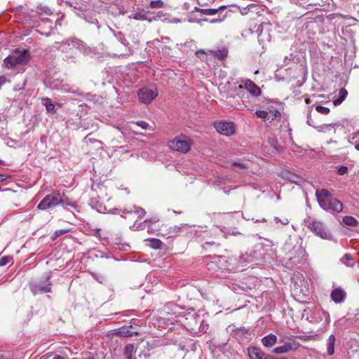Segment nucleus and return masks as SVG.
Segmentation results:
<instances>
[{
	"label": "nucleus",
	"instance_id": "412c9836",
	"mask_svg": "<svg viewBox=\"0 0 359 359\" xmlns=\"http://www.w3.org/2000/svg\"><path fill=\"white\" fill-rule=\"evenodd\" d=\"M225 8L224 6H219L217 8H205V9H200V12L202 14L206 15H216L219 10L224 9Z\"/></svg>",
	"mask_w": 359,
	"mask_h": 359
},
{
	"label": "nucleus",
	"instance_id": "f3484780",
	"mask_svg": "<svg viewBox=\"0 0 359 359\" xmlns=\"http://www.w3.org/2000/svg\"><path fill=\"white\" fill-rule=\"evenodd\" d=\"M148 12L145 11L143 9L138 10L137 11L131 13L128 18L130 19H134L135 20H147L148 19L147 17Z\"/></svg>",
	"mask_w": 359,
	"mask_h": 359
},
{
	"label": "nucleus",
	"instance_id": "de8ad7c7",
	"mask_svg": "<svg viewBox=\"0 0 359 359\" xmlns=\"http://www.w3.org/2000/svg\"><path fill=\"white\" fill-rule=\"evenodd\" d=\"M265 221H266V219H265L264 218H262V219H257V220L255 221V222H265Z\"/></svg>",
	"mask_w": 359,
	"mask_h": 359
},
{
	"label": "nucleus",
	"instance_id": "13d9d810",
	"mask_svg": "<svg viewBox=\"0 0 359 359\" xmlns=\"http://www.w3.org/2000/svg\"><path fill=\"white\" fill-rule=\"evenodd\" d=\"M358 135H359V132L358 133Z\"/></svg>",
	"mask_w": 359,
	"mask_h": 359
},
{
	"label": "nucleus",
	"instance_id": "a878e982",
	"mask_svg": "<svg viewBox=\"0 0 359 359\" xmlns=\"http://www.w3.org/2000/svg\"><path fill=\"white\" fill-rule=\"evenodd\" d=\"M343 222L344 224H346V225H348V226H355L357 225V220L351 217V216H346L343 218Z\"/></svg>",
	"mask_w": 359,
	"mask_h": 359
},
{
	"label": "nucleus",
	"instance_id": "7c9ffc66",
	"mask_svg": "<svg viewBox=\"0 0 359 359\" xmlns=\"http://www.w3.org/2000/svg\"><path fill=\"white\" fill-rule=\"evenodd\" d=\"M269 113H267L266 111H261V110H258L255 112V115L264 120V121H266V120H269L270 119V117L269 116Z\"/></svg>",
	"mask_w": 359,
	"mask_h": 359
},
{
	"label": "nucleus",
	"instance_id": "6ab92c4d",
	"mask_svg": "<svg viewBox=\"0 0 359 359\" xmlns=\"http://www.w3.org/2000/svg\"><path fill=\"white\" fill-rule=\"evenodd\" d=\"M348 95V91L344 88H341L339 91V96L333 100V104L335 106L341 104Z\"/></svg>",
	"mask_w": 359,
	"mask_h": 359
},
{
	"label": "nucleus",
	"instance_id": "dca6fc26",
	"mask_svg": "<svg viewBox=\"0 0 359 359\" xmlns=\"http://www.w3.org/2000/svg\"><path fill=\"white\" fill-rule=\"evenodd\" d=\"M262 344L266 348L273 346L277 342V337L273 334H269L262 339Z\"/></svg>",
	"mask_w": 359,
	"mask_h": 359
},
{
	"label": "nucleus",
	"instance_id": "864d4df0",
	"mask_svg": "<svg viewBox=\"0 0 359 359\" xmlns=\"http://www.w3.org/2000/svg\"><path fill=\"white\" fill-rule=\"evenodd\" d=\"M239 233L238 231H233L232 232V234L233 235H236V234H238Z\"/></svg>",
	"mask_w": 359,
	"mask_h": 359
},
{
	"label": "nucleus",
	"instance_id": "a211bd4d",
	"mask_svg": "<svg viewBox=\"0 0 359 359\" xmlns=\"http://www.w3.org/2000/svg\"><path fill=\"white\" fill-rule=\"evenodd\" d=\"M335 341V336L334 334H331L327 341V353L329 355H332L334 353Z\"/></svg>",
	"mask_w": 359,
	"mask_h": 359
},
{
	"label": "nucleus",
	"instance_id": "37998d69",
	"mask_svg": "<svg viewBox=\"0 0 359 359\" xmlns=\"http://www.w3.org/2000/svg\"><path fill=\"white\" fill-rule=\"evenodd\" d=\"M41 11L43 12L46 13V14L50 13V9L48 8H47V7H44V8H41Z\"/></svg>",
	"mask_w": 359,
	"mask_h": 359
},
{
	"label": "nucleus",
	"instance_id": "f8f14e48",
	"mask_svg": "<svg viewBox=\"0 0 359 359\" xmlns=\"http://www.w3.org/2000/svg\"><path fill=\"white\" fill-rule=\"evenodd\" d=\"M250 359H273V357L267 355L262 349L256 346H250L248 349Z\"/></svg>",
	"mask_w": 359,
	"mask_h": 359
},
{
	"label": "nucleus",
	"instance_id": "7ed1b4c3",
	"mask_svg": "<svg viewBox=\"0 0 359 359\" xmlns=\"http://www.w3.org/2000/svg\"><path fill=\"white\" fill-rule=\"evenodd\" d=\"M29 61L28 51L25 49H15L4 60V65L8 69L25 65Z\"/></svg>",
	"mask_w": 359,
	"mask_h": 359
},
{
	"label": "nucleus",
	"instance_id": "8fccbe9b",
	"mask_svg": "<svg viewBox=\"0 0 359 359\" xmlns=\"http://www.w3.org/2000/svg\"><path fill=\"white\" fill-rule=\"evenodd\" d=\"M151 222H157L158 221V218H156V217H155V218H154V219H153L152 220H151Z\"/></svg>",
	"mask_w": 359,
	"mask_h": 359
},
{
	"label": "nucleus",
	"instance_id": "bb28decb",
	"mask_svg": "<svg viewBox=\"0 0 359 359\" xmlns=\"http://www.w3.org/2000/svg\"><path fill=\"white\" fill-rule=\"evenodd\" d=\"M135 125L140 126L141 128L144 130H153V128L148 123L144 121H139L135 123Z\"/></svg>",
	"mask_w": 359,
	"mask_h": 359
},
{
	"label": "nucleus",
	"instance_id": "c03bdc74",
	"mask_svg": "<svg viewBox=\"0 0 359 359\" xmlns=\"http://www.w3.org/2000/svg\"><path fill=\"white\" fill-rule=\"evenodd\" d=\"M52 359H65V358L61 355H55Z\"/></svg>",
	"mask_w": 359,
	"mask_h": 359
},
{
	"label": "nucleus",
	"instance_id": "a19ab883",
	"mask_svg": "<svg viewBox=\"0 0 359 359\" xmlns=\"http://www.w3.org/2000/svg\"><path fill=\"white\" fill-rule=\"evenodd\" d=\"M201 53L203 55H206V53L204 51V50L203 49H200V50H196L195 52V54L196 55L198 56V55Z\"/></svg>",
	"mask_w": 359,
	"mask_h": 359
},
{
	"label": "nucleus",
	"instance_id": "4be33fe9",
	"mask_svg": "<svg viewBox=\"0 0 359 359\" xmlns=\"http://www.w3.org/2000/svg\"><path fill=\"white\" fill-rule=\"evenodd\" d=\"M44 105L46 107V109L48 113H54L55 106L51 101V100L48 97L45 98L44 100Z\"/></svg>",
	"mask_w": 359,
	"mask_h": 359
},
{
	"label": "nucleus",
	"instance_id": "49530a36",
	"mask_svg": "<svg viewBox=\"0 0 359 359\" xmlns=\"http://www.w3.org/2000/svg\"><path fill=\"white\" fill-rule=\"evenodd\" d=\"M148 232L151 233H155V229L153 228V227H149Z\"/></svg>",
	"mask_w": 359,
	"mask_h": 359
},
{
	"label": "nucleus",
	"instance_id": "393cba45",
	"mask_svg": "<svg viewBox=\"0 0 359 359\" xmlns=\"http://www.w3.org/2000/svg\"><path fill=\"white\" fill-rule=\"evenodd\" d=\"M319 318L323 321V325H327L330 323V315L327 312L322 311L319 313Z\"/></svg>",
	"mask_w": 359,
	"mask_h": 359
},
{
	"label": "nucleus",
	"instance_id": "4c0bfd02",
	"mask_svg": "<svg viewBox=\"0 0 359 359\" xmlns=\"http://www.w3.org/2000/svg\"><path fill=\"white\" fill-rule=\"evenodd\" d=\"M185 46H187L189 48H192L194 46H196V42L194 40H191L189 41H187L184 43Z\"/></svg>",
	"mask_w": 359,
	"mask_h": 359
},
{
	"label": "nucleus",
	"instance_id": "4468645a",
	"mask_svg": "<svg viewBox=\"0 0 359 359\" xmlns=\"http://www.w3.org/2000/svg\"><path fill=\"white\" fill-rule=\"evenodd\" d=\"M281 176L283 178L297 184H301L304 181V179L299 175L288 171H283Z\"/></svg>",
	"mask_w": 359,
	"mask_h": 359
},
{
	"label": "nucleus",
	"instance_id": "6e6552de",
	"mask_svg": "<svg viewBox=\"0 0 359 359\" xmlns=\"http://www.w3.org/2000/svg\"><path fill=\"white\" fill-rule=\"evenodd\" d=\"M214 126L217 131L224 135L229 136L235 133V126L232 122L217 121Z\"/></svg>",
	"mask_w": 359,
	"mask_h": 359
},
{
	"label": "nucleus",
	"instance_id": "ddd939ff",
	"mask_svg": "<svg viewBox=\"0 0 359 359\" xmlns=\"http://www.w3.org/2000/svg\"><path fill=\"white\" fill-rule=\"evenodd\" d=\"M49 277L45 283H34L30 285V289L34 294L48 293L51 291L50 284L48 283Z\"/></svg>",
	"mask_w": 359,
	"mask_h": 359
},
{
	"label": "nucleus",
	"instance_id": "0eeeda50",
	"mask_svg": "<svg viewBox=\"0 0 359 359\" xmlns=\"http://www.w3.org/2000/svg\"><path fill=\"white\" fill-rule=\"evenodd\" d=\"M157 95L158 92L155 88H142L138 92L139 100L145 104L150 103Z\"/></svg>",
	"mask_w": 359,
	"mask_h": 359
},
{
	"label": "nucleus",
	"instance_id": "1a4fd4ad",
	"mask_svg": "<svg viewBox=\"0 0 359 359\" xmlns=\"http://www.w3.org/2000/svg\"><path fill=\"white\" fill-rule=\"evenodd\" d=\"M299 346L300 344L299 342L291 341L285 343L282 346L274 348L272 352L276 354L286 353L292 351H296Z\"/></svg>",
	"mask_w": 359,
	"mask_h": 359
},
{
	"label": "nucleus",
	"instance_id": "3c124183",
	"mask_svg": "<svg viewBox=\"0 0 359 359\" xmlns=\"http://www.w3.org/2000/svg\"><path fill=\"white\" fill-rule=\"evenodd\" d=\"M355 148L356 150L359 151V144H355Z\"/></svg>",
	"mask_w": 359,
	"mask_h": 359
},
{
	"label": "nucleus",
	"instance_id": "a18cd8bd",
	"mask_svg": "<svg viewBox=\"0 0 359 359\" xmlns=\"http://www.w3.org/2000/svg\"><path fill=\"white\" fill-rule=\"evenodd\" d=\"M7 179L6 175H1L0 174V182H3Z\"/></svg>",
	"mask_w": 359,
	"mask_h": 359
},
{
	"label": "nucleus",
	"instance_id": "f704fd0d",
	"mask_svg": "<svg viewBox=\"0 0 359 359\" xmlns=\"http://www.w3.org/2000/svg\"><path fill=\"white\" fill-rule=\"evenodd\" d=\"M316 109L318 112L322 114H328L330 113V109L321 105H318L316 107Z\"/></svg>",
	"mask_w": 359,
	"mask_h": 359
},
{
	"label": "nucleus",
	"instance_id": "c85d7f7f",
	"mask_svg": "<svg viewBox=\"0 0 359 359\" xmlns=\"http://www.w3.org/2000/svg\"><path fill=\"white\" fill-rule=\"evenodd\" d=\"M149 245L154 249H159L161 248L162 242L158 239L152 238L149 240Z\"/></svg>",
	"mask_w": 359,
	"mask_h": 359
},
{
	"label": "nucleus",
	"instance_id": "423d86ee",
	"mask_svg": "<svg viewBox=\"0 0 359 359\" xmlns=\"http://www.w3.org/2000/svg\"><path fill=\"white\" fill-rule=\"evenodd\" d=\"M308 227L313 231L316 235L320 237L323 239L331 240L332 234L327 231L324 224L318 220H313L309 223Z\"/></svg>",
	"mask_w": 359,
	"mask_h": 359
},
{
	"label": "nucleus",
	"instance_id": "f257e3e1",
	"mask_svg": "<svg viewBox=\"0 0 359 359\" xmlns=\"http://www.w3.org/2000/svg\"><path fill=\"white\" fill-rule=\"evenodd\" d=\"M318 203L321 208L330 212H340L343 210V204L334 198L330 192L325 189H318L316 191Z\"/></svg>",
	"mask_w": 359,
	"mask_h": 359
},
{
	"label": "nucleus",
	"instance_id": "b1692460",
	"mask_svg": "<svg viewBox=\"0 0 359 359\" xmlns=\"http://www.w3.org/2000/svg\"><path fill=\"white\" fill-rule=\"evenodd\" d=\"M254 262V260H244L243 257H241L240 260L238 261V264L236 266H232L229 268L230 270H236L239 269L241 268V270H243V267L246 266V264L248 262Z\"/></svg>",
	"mask_w": 359,
	"mask_h": 359
},
{
	"label": "nucleus",
	"instance_id": "603ef678",
	"mask_svg": "<svg viewBox=\"0 0 359 359\" xmlns=\"http://www.w3.org/2000/svg\"><path fill=\"white\" fill-rule=\"evenodd\" d=\"M311 121L310 120V118H309V119H308V121H307V123H308L309 125L311 126Z\"/></svg>",
	"mask_w": 359,
	"mask_h": 359
},
{
	"label": "nucleus",
	"instance_id": "79ce46f5",
	"mask_svg": "<svg viewBox=\"0 0 359 359\" xmlns=\"http://www.w3.org/2000/svg\"><path fill=\"white\" fill-rule=\"evenodd\" d=\"M234 165H238L241 168H246L247 167V165L244 164V163H233Z\"/></svg>",
	"mask_w": 359,
	"mask_h": 359
},
{
	"label": "nucleus",
	"instance_id": "72a5a7b5",
	"mask_svg": "<svg viewBox=\"0 0 359 359\" xmlns=\"http://www.w3.org/2000/svg\"><path fill=\"white\" fill-rule=\"evenodd\" d=\"M335 124H324L316 127L317 130L320 132H325L334 127Z\"/></svg>",
	"mask_w": 359,
	"mask_h": 359
},
{
	"label": "nucleus",
	"instance_id": "20e7f679",
	"mask_svg": "<svg viewBox=\"0 0 359 359\" xmlns=\"http://www.w3.org/2000/svg\"><path fill=\"white\" fill-rule=\"evenodd\" d=\"M192 141L186 135L177 136L175 139L168 142V147L174 151L181 153H187L191 149Z\"/></svg>",
	"mask_w": 359,
	"mask_h": 359
},
{
	"label": "nucleus",
	"instance_id": "58836bf2",
	"mask_svg": "<svg viewBox=\"0 0 359 359\" xmlns=\"http://www.w3.org/2000/svg\"><path fill=\"white\" fill-rule=\"evenodd\" d=\"M131 229L133 230H140V229H142L143 228L142 227V224H139L138 225H137L135 223L130 227Z\"/></svg>",
	"mask_w": 359,
	"mask_h": 359
},
{
	"label": "nucleus",
	"instance_id": "e433bc0d",
	"mask_svg": "<svg viewBox=\"0 0 359 359\" xmlns=\"http://www.w3.org/2000/svg\"><path fill=\"white\" fill-rule=\"evenodd\" d=\"M11 258L10 257H3L0 259V266L6 265Z\"/></svg>",
	"mask_w": 359,
	"mask_h": 359
},
{
	"label": "nucleus",
	"instance_id": "ea45409f",
	"mask_svg": "<svg viewBox=\"0 0 359 359\" xmlns=\"http://www.w3.org/2000/svg\"><path fill=\"white\" fill-rule=\"evenodd\" d=\"M67 232H68V231L66 229H60V230H57L55 233L56 234L57 236H58L62 234L66 233Z\"/></svg>",
	"mask_w": 359,
	"mask_h": 359
},
{
	"label": "nucleus",
	"instance_id": "cd10ccee",
	"mask_svg": "<svg viewBox=\"0 0 359 359\" xmlns=\"http://www.w3.org/2000/svg\"><path fill=\"white\" fill-rule=\"evenodd\" d=\"M211 53H212L215 56H217L219 59H224L227 56V51L225 49L217 50L211 51Z\"/></svg>",
	"mask_w": 359,
	"mask_h": 359
},
{
	"label": "nucleus",
	"instance_id": "4d7b16f0",
	"mask_svg": "<svg viewBox=\"0 0 359 359\" xmlns=\"http://www.w3.org/2000/svg\"><path fill=\"white\" fill-rule=\"evenodd\" d=\"M0 163H1V161L0 160Z\"/></svg>",
	"mask_w": 359,
	"mask_h": 359
},
{
	"label": "nucleus",
	"instance_id": "9b49d317",
	"mask_svg": "<svg viewBox=\"0 0 359 359\" xmlns=\"http://www.w3.org/2000/svg\"><path fill=\"white\" fill-rule=\"evenodd\" d=\"M117 214H121V215L124 217L125 219L127 218V216L123 215V214L127 213L130 216H133V219H136V220L141 219L145 214V211L138 207H134L133 209L128 210H117Z\"/></svg>",
	"mask_w": 359,
	"mask_h": 359
},
{
	"label": "nucleus",
	"instance_id": "5701e85b",
	"mask_svg": "<svg viewBox=\"0 0 359 359\" xmlns=\"http://www.w3.org/2000/svg\"><path fill=\"white\" fill-rule=\"evenodd\" d=\"M341 261L343 264L346 265L347 266H351L353 265L354 262L353 259V257L349 254H345L342 258L341 259Z\"/></svg>",
	"mask_w": 359,
	"mask_h": 359
},
{
	"label": "nucleus",
	"instance_id": "2f4dec72",
	"mask_svg": "<svg viewBox=\"0 0 359 359\" xmlns=\"http://www.w3.org/2000/svg\"><path fill=\"white\" fill-rule=\"evenodd\" d=\"M267 113L269 114V116L270 117V119L268 120L269 122H271L272 121H273L277 117L280 116V113L277 109L270 110V111H267Z\"/></svg>",
	"mask_w": 359,
	"mask_h": 359
},
{
	"label": "nucleus",
	"instance_id": "c9c22d12",
	"mask_svg": "<svg viewBox=\"0 0 359 359\" xmlns=\"http://www.w3.org/2000/svg\"><path fill=\"white\" fill-rule=\"evenodd\" d=\"M274 221L276 222V224H278L279 223H280L281 225H286L289 223V220L285 217L283 219H280L278 217H275Z\"/></svg>",
	"mask_w": 359,
	"mask_h": 359
},
{
	"label": "nucleus",
	"instance_id": "2eb2a0df",
	"mask_svg": "<svg viewBox=\"0 0 359 359\" xmlns=\"http://www.w3.org/2000/svg\"><path fill=\"white\" fill-rule=\"evenodd\" d=\"M346 297V292L341 288L334 289L331 293L332 299L337 304L344 302Z\"/></svg>",
	"mask_w": 359,
	"mask_h": 359
},
{
	"label": "nucleus",
	"instance_id": "aec40b11",
	"mask_svg": "<svg viewBox=\"0 0 359 359\" xmlns=\"http://www.w3.org/2000/svg\"><path fill=\"white\" fill-rule=\"evenodd\" d=\"M136 353V348L133 344H127L124 348V355L126 359H135L133 355Z\"/></svg>",
	"mask_w": 359,
	"mask_h": 359
},
{
	"label": "nucleus",
	"instance_id": "6e6d98bb",
	"mask_svg": "<svg viewBox=\"0 0 359 359\" xmlns=\"http://www.w3.org/2000/svg\"><path fill=\"white\" fill-rule=\"evenodd\" d=\"M356 137V135H354L353 137H352V140L355 139Z\"/></svg>",
	"mask_w": 359,
	"mask_h": 359
},
{
	"label": "nucleus",
	"instance_id": "5fc2aeb1",
	"mask_svg": "<svg viewBox=\"0 0 359 359\" xmlns=\"http://www.w3.org/2000/svg\"><path fill=\"white\" fill-rule=\"evenodd\" d=\"M163 40L168 41L170 40V39L168 37H165V38H163Z\"/></svg>",
	"mask_w": 359,
	"mask_h": 359
},
{
	"label": "nucleus",
	"instance_id": "09e8293b",
	"mask_svg": "<svg viewBox=\"0 0 359 359\" xmlns=\"http://www.w3.org/2000/svg\"><path fill=\"white\" fill-rule=\"evenodd\" d=\"M311 99H310V98L307 97V98H306V99H305V102H306V104H310V103H311Z\"/></svg>",
	"mask_w": 359,
	"mask_h": 359
},
{
	"label": "nucleus",
	"instance_id": "473e14b6",
	"mask_svg": "<svg viewBox=\"0 0 359 359\" xmlns=\"http://www.w3.org/2000/svg\"><path fill=\"white\" fill-rule=\"evenodd\" d=\"M348 172V167L344 165H341L337 167V173L339 175H344Z\"/></svg>",
	"mask_w": 359,
	"mask_h": 359
},
{
	"label": "nucleus",
	"instance_id": "f03ea898",
	"mask_svg": "<svg viewBox=\"0 0 359 359\" xmlns=\"http://www.w3.org/2000/svg\"><path fill=\"white\" fill-rule=\"evenodd\" d=\"M60 204L64 206L72 205L67 197L62 196L60 192H53L44 197V198L38 205L37 209L46 210L47 209L54 208Z\"/></svg>",
	"mask_w": 359,
	"mask_h": 359
},
{
	"label": "nucleus",
	"instance_id": "9d476101",
	"mask_svg": "<svg viewBox=\"0 0 359 359\" xmlns=\"http://www.w3.org/2000/svg\"><path fill=\"white\" fill-rule=\"evenodd\" d=\"M238 89L241 91L246 90L255 97L259 96L261 93L260 88L254 82L249 79L245 81L243 85L240 84L238 86Z\"/></svg>",
	"mask_w": 359,
	"mask_h": 359
},
{
	"label": "nucleus",
	"instance_id": "39448f33",
	"mask_svg": "<svg viewBox=\"0 0 359 359\" xmlns=\"http://www.w3.org/2000/svg\"><path fill=\"white\" fill-rule=\"evenodd\" d=\"M59 48L64 53L74 54L75 50L81 51L84 44L79 39H68L63 41Z\"/></svg>",
	"mask_w": 359,
	"mask_h": 359
},
{
	"label": "nucleus",
	"instance_id": "c756f323",
	"mask_svg": "<svg viewBox=\"0 0 359 359\" xmlns=\"http://www.w3.org/2000/svg\"><path fill=\"white\" fill-rule=\"evenodd\" d=\"M164 6V3L161 0H154L150 2L149 6L151 8H161Z\"/></svg>",
	"mask_w": 359,
	"mask_h": 359
}]
</instances>
